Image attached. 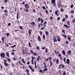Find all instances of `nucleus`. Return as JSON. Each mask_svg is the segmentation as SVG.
<instances>
[{"instance_id": "f257e3e1", "label": "nucleus", "mask_w": 75, "mask_h": 75, "mask_svg": "<svg viewBox=\"0 0 75 75\" xmlns=\"http://www.w3.org/2000/svg\"><path fill=\"white\" fill-rule=\"evenodd\" d=\"M5 53H2L1 54V56L2 58H5Z\"/></svg>"}, {"instance_id": "f03ea898", "label": "nucleus", "mask_w": 75, "mask_h": 75, "mask_svg": "<svg viewBox=\"0 0 75 75\" xmlns=\"http://www.w3.org/2000/svg\"><path fill=\"white\" fill-rule=\"evenodd\" d=\"M38 41H39V42H41V38H40V35H39L38 36Z\"/></svg>"}, {"instance_id": "7ed1b4c3", "label": "nucleus", "mask_w": 75, "mask_h": 75, "mask_svg": "<svg viewBox=\"0 0 75 75\" xmlns=\"http://www.w3.org/2000/svg\"><path fill=\"white\" fill-rule=\"evenodd\" d=\"M24 6L25 7H26L27 9L29 8V5H28V4H26Z\"/></svg>"}, {"instance_id": "20e7f679", "label": "nucleus", "mask_w": 75, "mask_h": 75, "mask_svg": "<svg viewBox=\"0 0 75 75\" xmlns=\"http://www.w3.org/2000/svg\"><path fill=\"white\" fill-rule=\"evenodd\" d=\"M69 59H67V62H66V63L68 64L69 65Z\"/></svg>"}, {"instance_id": "39448f33", "label": "nucleus", "mask_w": 75, "mask_h": 75, "mask_svg": "<svg viewBox=\"0 0 75 75\" xmlns=\"http://www.w3.org/2000/svg\"><path fill=\"white\" fill-rule=\"evenodd\" d=\"M32 31V30H31V29H30V30H28V33L29 34V35H31V33Z\"/></svg>"}, {"instance_id": "423d86ee", "label": "nucleus", "mask_w": 75, "mask_h": 75, "mask_svg": "<svg viewBox=\"0 0 75 75\" xmlns=\"http://www.w3.org/2000/svg\"><path fill=\"white\" fill-rule=\"evenodd\" d=\"M53 41L54 42H58L57 40V39L55 37L53 38Z\"/></svg>"}, {"instance_id": "0eeeda50", "label": "nucleus", "mask_w": 75, "mask_h": 75, "mask_svg": "<svg viewBox=\"0 0 75 75\" xmlns=\"http://www.w3.org/2000/svg\"><path fill=\"white\" fill-rule=\"evenodd\" d=\"M61 67L62 68H64L65 67V66L63 64H60L59 65V67Z\"/></svg>"}, {"instance_id": "6e6552de", "label": "nucleus", "mask_w": 75, "mask_h": 75, "mask_svg": "<svg viewBox=\"0 0 75 75\" xmlns=\"http://www.w3.org/2000/svg\"><path fill=\"white\" fill-rule=\"evenodd\" d=\"M1 40H2V42L3 43H4V38L2 37L1 38Z\"/></svg>"}, {"instance_id": "1a4fd4ad", "label": "nucleus", "mask_w": 75, "mask_h": 75, "mask_svg": "<svg viewBox=\"0 0 75 75\" xmlns=\"http://www.w3.org/2000/svg\"><path fill=\"white\" fill-rule=\"evenodd\" d=\"M71 51L69 50L68 51V55H71Z\"/></svg>"}, {"instance_id": "9d476101", "label": "nucleus", "mask_w": 75, "mask_h": 75, "mask_svg": "<svg viewBox=\"0 0 75 75\" xmlns=\"http://www.w3.org/2000/svg\"><path fill=\"white\" fill-rule=\"evenodd\" d=\"M64 27H65L67 28H70V26H68V25H64Z\"/></svg>"}, {"instance_id": "9b49d317", "label": "nucleus", "mask_w": 75, "mask_h": 75, "mask_svg": "<svg viewBox=\"0 0 75 75\" xmlns=\"http://www.w3.org/2000/svg\"><path fill=\"white\" fill-rule=\"evenodd\" d=\"M62 54H63L64 55H66L65 52L64 50H62Z\"/></svg>"}, {"instance_id": "f8f14e48", "label": "nucleus", "mask_w": 75, "mask_h": 75, "mask_svg": "<svg viewBox=\"0 0 75 75\" xmlns=\"http://www.w3.org/2000/svg\"><path fill=\"white\" fill-rule=\"evenodd\" d=\"M6 55L8 57H10V56L9 55V53L8 52H7L6 53Z\"/></svg>"}, {"instance_id": "ddd939ff", "label": "nucleus", "mask_w": 75, "mask_h": 75, "mask_svg": "<svg viewBox=\"0 0 75 75\" xmlns=\"http://www.w3.org/2000/svg\"><path fill=\"white\" fill-rule=\"evenodd\" d=\"M4 65L5 67H7L8 66V64L6 62H4Z\"/></svg>"}, {"instance_id": "4468645a", "label": "nucleus", "mask_w": 75, "mask_h": 75, "mask_svg": "<svg viewBox=\"0 0 75 75\" xmlns=\"http://www.w3.org/2000/svg\"><path fill=\"white\" fill-rule=\"evenodd\" d=\"M45 32H46V33H45V34H46V35L47 36H48L49 34L48 32L47 31H46Z\"/></svg>"}, {"instance_id": "2eb2a0df", "label": "nucleus", "mask_w": 75, "mask_h": 75, "mask_svg": "<svg viewBox=\"0 0 75 75\" xmlns=\"http://www.w3.org/2000/svg\"><path fill=\"white\" fill-rule=\"evenodd\" d=\"M19 13H17V20L18 19V16H19Z\"/></svg>"}, {"instance_id": "dca6fc26", "label": "nucleus", "mask_w": 75, "mask_h": 75, "mask_svg": "<svg viewBox=\"0 0 75 75\" xmlns=\"http://www.w3.org/2000/svg\"><path fill=\"white\" fill-rule=\"evenodd\" d=\"M49 63L50 64V67H51V66H52V61H50Z\"/></svg>"}, {"instance_id": "f3484780", "label": "nucleus", "mask_w": 75, "mask_h": 75, "mask_svg": "<svg viewBox=\"0 0 75 75\" xmlns=\"http://www.w3.org/2000/svg\"><path fill=\"white\" fill-rule=\"evenodd\" d=\"M30 24H31L32 25H34V24H35V22H33L30 23Z\"/></svg>"}, {"instance_id": "a211bd4d", "label": "nucleus", "mask_w": 75, "mask_h": 75, "mask_svg": "<svg viewBox=\"0 0 75 75\" xmlns=\"http://www.w3.org/2000/svg\"><path fill=\"white\" fill-rule=\"evenodd\" d=\"M52 3H55V0H52Z\"/></svg>"}, {"instance_id": "6ab92c4d", "label": "nucleus", "mask_w": 75, "mask_h": 75, "mask_svg": "<svg viewBox=\"0 0 75 75\" xmlns=\"http://www.w3.org/2000/svg\"><path fill=\"white\" fill-rule=\"evenodd\" d=\"M48 70V69L47 68H46L44 69L43 70V71H44V72H45V71H47Z\"/></svg>"}, {"instance_id": "aec40b11", "label": "nucleus", "mask_w": 75, "mask_h": 75, "mask_svg": "<svg viewBox=\"0 0 75 75\" xmlns=\"http://www.w3.org/2000/svg\"><path fill=\"white\" fill-rule=\"evenodd\" d=\"M38 57H38L37 59V61H38H38H39V59L40 58V57H41V56H40Z\"/></svg>"}, {"instance_id": "412c9836", "label": "nucleus", "mask_w": 75, "mask_h": 75, "mask_svg": "<svg viewBox=\"0 0 75 75\" xmlns=\"http://www.w3.org/2000/svg\"><path fill=\"white\" fill-rule=\"evenodd\" d=\"M57 41L59 42L60 41H61V39H60V38L59 37H58L57 38Z\"/></svg>"}, {"instance_id": "4be33fe9", "label": "nucleus", "mask_w": 75, "mask_h": 75, "mask_svg": "<svg viewBox=\"0 0 75 75\" xmlns=\"http://www.w3.org/2000/svg\"><path fill=\"white\" fill-rule=\"evenodd\" d=\"M42 38L44 40H45V35H43Z\"/></svg>"}, {"instance_id": "5701e85b", "label": "nucleus", "mask_w": 75, "mask_h": 75, "mask_svg": "<svg viewBox=\"0 0 75 75\" xmlns=\"http://www.w3.org/2000/svg\"><path fill=\"white\" fill-rule=\"evenodd\" d=\"M64 61L65 64H66V59L65 57L64 58Z\"/></svg>"}, {"instance_id": "b1692460", "label": "nucleus", "mask_w": 75, "mask_h": 75, "mask_svg": "<svg viewBox=\"0 0 75 75\" xmlns=\"http://www.w3.org/2000/svg\"><path fill=\"white\" fill-rule=\"evenodd\" d=\"M40 20L41 18H38V22L40 21Z\"/></svg>"}, {"instance_id": "393cba45", "label": "nucleus", "mask_w": 75, "mask_h": 75, "mask_svg": "<svg viewBox=\"0 0 75 75\" xmlns=\"http://www.w3.org/2000/svg\"><path fill=\"white\" fill-rule=\"evenodd\" d=\"M7 60L8 62H11V60L9 58H8L7 59Z\"/></svg>"}, {"instance_id": "a878e982", "label": "nucleus", "mask_w": 75, "mask_h": 75, "mask_svg": "<svg viewBox=\"0 0 75 75\" xmlns=\"http://www.w3.org/2000/svg\"><path fill=\"white\" fill-rule=\"evenodd\" d=\"M22 62H23V63L25 64V61H24V59H22Z\"/></svg>"}, {"instance_id": "bb28decb", "label": "nucleus", "mask_w": 75, "mask_h": 75, "mask_svg": "<svg viewBox=\"0 0 75 75\" xmlns=\"http://www.w3.org/2000/svg\"><path fill=\"white\" fill-rule=\"evenodd\" d=\"M19 28L20 29H21V30H23V27L22 26H19Z\"/></svg>"}, {"instance_id": "cd10ccee", "label": "nucleus", "mask_w": 75, "mask_h": 75, "mask_svg": "<svg viewBox=\"0 0 75 75\" xmlns=\"http://www.w3.org/2000/svg\"><path fill=\"white\" fill-rule=\"evenodd\" d=\"M50 19L51 20H53V18L52 17L50 16Z\"/></svg>"}, {"instance_id": "c85d7f7f", "label": "nucleus", "mask_w": 75, "mask_h": 75, "mask_svg": "<svg viewBox=\"0 0 75 75\" xmlns=\"http://www.w3.org/2000/svg\"><path fill=\"white\" fill-rule=\"evenodd\" d=\"M16 47V45H14L13 46H11V48H13L14 47Z\"/></svg>"}, {"instance_id": "c756f323", "label": "nucleus", "mask_w": 75, "mask_h": 75, "mask_svg": "<svg viewBox=\"0 0 75 75\" xmlns=\"http://www.w3.org/2000/svg\"><path fill=\"white\" fill-rule=\"evenodd\" d=\"M69 21H68L67 22V24H68V25H70V23H69Z\"/></svg>"}, {"instance_id": "7c9ffc66", "label": "nucleus", "mask_w": 75, "mask_h": 75, "mask_svg": "<svg viewBox=\"0 0 75 75\" xmlns=\"http://www.w3.org/2000/svg\"><path fill=\"white\" fill-rule=\"evenodd\" d=\"M42 8L43 10H45V9H46V8H45V6H42Z\"/></svg>"}, {"instance_id": "2f4dec72", "label": "nucleus", "mask_w": 75, "mask_h": 75, "mask_svg": "<svg viewBox=\"0 0 75 75\" xmlns=\"http://www.w3.org/2000/svg\"><path fill=\"white\" fill-rule=\"evenodd\" d=\"M4 12L7 13V10H5L4 11Z\"/></svg>"}, {"instance_id": "473e14b6", "label": "nucleus", "mask_w": 75, "mask_h": 75, "mask_svg": "<svg viewBox=\"0 0 75 75\" xmlns=\"http://www.w3.org/2000/svg\"><path fill=\"white\" fill-rule=\"evenodd\" d=\"M25 12H29V11L28 9H25Z\"/></svg>"}, {"instance_id": "72a5a7b5", "label": "nucleus", "mask_w": 75, "mask_h": 75, "mask_svg": "<svg viewBox=\"0 0 75 75\" xmlns=\"http://www.w3.org/2000/svg\"><path fill=\"white\" fill-rule=\"evenodd\" d=\"M41 23H44V21L42 19H41Z\"/></svg>"}, {"instance_id": "f704fd0d", "label": "nucleus", "mask_w": 75, "mask_h": 75, "mask_svg": "<svg viewBox=\"0 0 75 75\" xmlns=\"http://www.w3.org/2000/svg\"><path fill=\"white\" fill-rule=\"evenodd\" d=\"M58 56H59V58H60V57H62V55H61V54L59 53L58 54Z\"/></svg>"}, {"instance_id": "c9c22d12", "label": "nucleus", "mask_w": 75, "mask_h": 75, "mask_svg": "<svg viewBox=\"0 0 75 75\" xmlns=\"http://www.w3.org/2000/svg\"><path fill=\"white\" fill-rule=\"evenodd\" d=\"M48 49L47 48H46L45 50V52H48Z\"/></svg>"}, {"instance_id": "e433bc0d", "label": "nucleus", "mask_w": 75, "mask_h": 75, "mask_svg": "<svg viewBox=\"0 0 75 75\" xmlns=\"http://www.w3.org/2000/svg\"><path fill=\"white\" fill-rule=\"evenodd\" d=\"M28 45L30 47H32L31 46V43H30V42H29L28 44Z\"/></svg>"}, {"instance_id": "4c0bfd02", "label": "nucleus", "mask_w": 75, "mask_h": 75, "mask_svg": "<svg viewBox=\"0 0 75 75\" xmlns=\"http://www.w3.org/2000/svg\"><path fill=\"white\" fill-rule=\"evenodd\" d=\"M58 62H59V60L58 59H57L56 60V64H58Z\"/></svg>"}, {"instance_id": "58836bf2", "label": "nucleus", "mask_w": 75, "mask_h": 75, "mask_svg": "<svg viewBox=\"0 0 75 75\" xmlns=\"http://www.w3.org/2000/svg\"><path fill=\"white\" fill-rule=\"evenodd\" d=\"M63 10H64V9L62 8L60 9V11L61 12H63Z\"/></svg>"}, {"instance_id": "ea45409f", "label": "nucleus", "mask_w": 75, "mask_h": 75, "mask_svg": "<svg viewBox=\"0 0 75 75\" xmlns=\"http://www.w3.org/2000/svg\"><path fill=\"white\" fill-rule=\"evenodd\" d=\"M65 21V18H63L62 20V21L63 22H64V21Z\"/></svg>"}, {"instance_id": "a19ab883", "label": "nucleus", "mask_w": 75, "mask_h": 75, "mask_svg": "<svg viewBox=\"0 0 75 75\" xmlns=\"http://www.w3.org/2000/svg\"><path fill=\"white\" fill-rule=\"evenodd\" d=\"M7 37H8V35H10V34L9 33H7L6 34Z\"/></svg>"}, {"instance_id": "79ce46f5", "label": "nucleus", "mask_w": 75, "mask_h": 75, "mask_svg": "<svg viewBox=\"0 0 75 75\" xmlns=\"http://www.w3.org/2000/svg\"><path fill=\"white\" fill-rule=\"evenodd\" d=\"M71 13H74V10H72V11H71Z\"/></svg>"}, {"instance_id": "37998d69", "label": "nucleus", "mask_w": 75, "mask_h": 75, "mask_svg": "<svg viewBox=\"0 0 75 75\" xmlns=\"http://www.w3.org/2000/svg\"><path fill=\"white\" fill-rule=\"evenodd\" d=\"M32 59L31 60V61H34V57L33 56L32 57Z\"/></svg>"}, {"instance_id": "c03bdc74", "label": "nucleus", "mask_w": 75, "mask_h": 75, "mask_svg": "<svg viewBox=\"0 0 75 75\" xmlns=\"http://www.w3.org/2000/svg\"><path fill=\"white\" fill-rule=\"evenodd\" d=\"M68 39L69 40V41H71V38L70 37L68 36Z\"/></svg>"}, {"instance_id": "a18cd8bd", "label": "nucleus", "mask_w": 75, "mask_h": 75, "mask_svg": "<svg viewBox=\"0 0 75 75\" xmlns=\"http://www.w3.org/2000/svg\"><path fill=\"white\" fill-rule=\"evenodd\" d=\"M29 68H30V69H32V68H32V67H31V66H30V65L29 66Z\"/></svg>"}, {"instance_id": "49530a36", "label": "nucleus", "mask_w": 75, "mask_h": 75, "mask_svg": "<svg viewBox=\"0 0 75 75\" xmlns=\"http://www.w3.org/2000/svg\"><path fill=\"white\" fill-rule=\"evenodd\" d=\"M10 25H11V23H8V27H10Z\"/></svg>"}, {"instance_id": "de8ad7c7", "label": "nucleus", "mask_w": 75, "mask_h": 75, "mask_svg": "<svg viewBox=\"0 0 75 75\" xmlns=\"http://www.w3.org/2000/svg\"><path fill=\"white\" fill-rule=\"evenodd\" d=\"M31 62L32 65H34V61L31 60Z\"/></svg>"}, {"instance_id": "09e8293b", "label": "nucleus", "mask_w": 75, "mask_h": 75, "mask_svg": "<svg viewBox=\"0 0 75 75\" xmlns=\"http://www.w3.org/2000/svg\"><path fill=\"white\" fill-rule=\"evenodd\" d=\"M42 50H45V47H42Z\"/></svg>"}, {"instance_id": "8fccbe9b", "label": "nucleus", "mask_w": 75, "mask_h": 75, "mask_svg": "<svg viewBox=\"0 0 75 75\" xmlns=\"http://www.w3.org/2000/svg\"><path fill=\"white\" fill-rule=\"evenodd\" d=\"M52 4H53L54 6H56V4L55 3H52Z\"/></svg>"}, {"instance_id": "3c124183", "label": "nucleus", "mask_w": 75, "mask_h": 75, "mask_svg": "<svg viewBox=\"0 0 75 75\" xmlns=\"http://www.w3.org/2000/svg\"><path fill=\"white\" fill-rule=\"evenodd\" d=\"M73 6H74V5H71L70 6L71 8H73Z\"/></svg>"}, {"instance_id": "603ef678", "label": "nucleus", "mask_w": 75, "mask_h": 75, "mask_svg": "<svg viewBox=\"0 0 75 75\" xmlns=\"http://www.w3.org/2000/svg\"><path fill=\"white\" fill-rule=\"evenodd\" d=\"M40 72H43V71L42 70H40L39 71Z\"/></svg>"}, {"instance_id": "864d4df0", "label": "nucleus", "mask_w": 75, "mask_h": 75, "mask_svg": "<svg viewBox=\"0 0 75 75\" xmlns=\"http://www.w3.org/2000/svg\"><path fill=\"white\" fill-rule=\"evenodd\" d=\"M33 54L34 55H37V54L34 52L33 53Z\"/></svg>"}, {"instance_id": "5fc2aeb1", "label": "nucleus", "mask_w": 75, "mask_h": 75, "mask_svg": "<svg viewBox=\"0 0 75 75\" xmlns=\"http://www.w3.org/2000/svg\"><path fill=\"white\" fill-rule=\"evenodd\" d=\"M26 72H27V73H28V72H29V70H28V69H26Z\"/></svg>"}, {"instance_id": "6e6d98bb", "label": "nucleus", "mask_w": 75, "mask_h": 75, "mask_svg": "<svg viewBox=\"0 0 75 75\" xmlns=\"http://www.w3.org/2000/svg\"><path fill=\"white\" fill-rule=\"evenodd\" d=\"M31 71H33V72H34V71H35L33 69V68L31 69Z\"/></svg>"}, {"instance_id": "4d7b16f0", "label": "nucleus", "mask_w": 75, "mask_h": 75, "mask_svg": "<svg viewBox=\"0 0 75 75\" xmlns=\"http://www.w3.org/2000/svg\"><path fill=\"white\" fill-rule=\"evenodd\" d=\"M30 51V52H31V54H33V51L31 50Z\"/></svg>"}, {"instance_id": "13d9d810", "label": "nucleus", "mask_w": 75, "mask_h": 75, "mask_svg": "<svg viewBox=\"0 0 75 75\" xmlns=\"http://www.w3.org/2000/svg\"><path fill=\"white\" fill-rule=\"evenodd\" d=\"M49 59L50 61H51V57H49Z\"/></svg>"}, {"instance_id": "bf43d9fd", "label": "nucleus", "mask_w": 75, "mask_h": 75, "mask_svg": "<svg viewBox=\"0 0 75 75\" xmlns=\"http://www.w3.org/2000/svg\"><path fill=\"white\" fill-rule=\"evenodd\" d=\"M54 13L55 14H58V12L57 11H55V12H54Z\"/></svg>"}, {"instance_id": "052dcab7", "label": "nucleus", "mask_w": 75, "mask_h": 75, "mask_svg": "<svg viewBox=\"0 0 75 75\" xmlns=\"http://www.w3.org/2000/svg\"><path fill=\"white\" fill-rule=\"evenodd\" d=\"M0 65L1 68V69H2V68H3V67H2V65H1V64H0Z\"/></svg>"}, {"instance_id": "680f3d73", "label": "nucleus", "mask_w": 75, "mask_h": 75, "mask_svg": "<svg viewBox=\"0 0 75 75\" xmlns=\"http://www.w3.org/2000/svg\"><path fill=\"white\" fill-rule=\"evenodd\" d=\"M57 20H60V17H58L57 18Z\"/></svg>"}, {"instance_id": "e2e57ef3", "label": "nucleus", "mask_w": 75, "mask_h": 75, "mask_svg": "<svg viewBox=\"0 0 75 75\" xmlns=\"http://www.w3.org/2000/svg\"><path fill=\"white\" fill-rule=\"evenodd\" d=\"M45 12L47 14H48V11L47 10H45Z\"/></svg>"}, {"instance_id": "0e129e2a", "label": "nucleus", "mask_w": 75, "mask_h": 75, "mask_svg": "<svg viewBox=\"0 0 75 75\" xmlns=\"http://www.w3.org/2000/svg\"><path fill=\"white\" fill-rule=\"evenodd\" d=\"M47 66L45 65L44 67V68H47Z\"/></svg>"}, {"instance_id": "69168bd1", "label": "nucleus", "mask_w": 75, "mask_h": 75, "mask_svg": "<svg viewBox=\"0 0 75 75\" xmlns=\"http://www.w3.org/2000/svg\"><path fill=\"white\" fill-rule=\"evenodd\" d=\"M45 24H47V22H46V21H45V22L43 23L44 25H45Z\"/></svg>"}, {"instance_id": "338daca9", "label": "nucleus", "mask_w": 75, "mask_h": 75, "mask_svg": "<svg viewBox=\"0 0 75 75\" xmlns=\"http://www.w3.org/2000/svg\"><path fill=\"white\" fill-rule=\"evenodd\" d=\"M68 42H69L68 41H66V44H68Z\"/></svg>"}, {"instance_id": "774afa93", "label": "nucleus", "mask_w": 75, "mask_h": 75, "mask_svg": "<svg viewBox=\"0 0 75 75\" xmlns=\"http://www.w3.org/2000/svg\"><path fill=\"white\" fill-rule=\"evenodd\" d=\"M66 75V73H64L63 74V75Z\"/></svg>"}]
</instances>
